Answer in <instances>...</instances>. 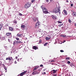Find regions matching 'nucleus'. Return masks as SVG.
I'll use <instances>...</instances> for the list:
<instances>
[{
	"label": "nucleus",
	"mask_w": 76,
	"mask_h": 76,
	"mask_svg": "<svg viewBox=\"0 0 76 76\" xmlns=\"http://www.w3.org/2000/svg\"><path fill=\"white\" fill-rule=\"evenodd\" d=\"M53 12L54 13H58V12H59V14H60L61 13L60 12V9H58L57 8H55V10H53Z\"/></svg>",
	"instance_id": "f257e3e1"
},
{
	"label": "nucleus",
	"mask_w": 76,
	"mask_h": 76,
	"mask_svg": "<svg viewBox=\"0 0 76 76\" xmlns=\"http://www.w3.org/2000/svg\"><path fill=\"white\" fill-rule=\"evenodd\" d=\"M31 4L29 3L28 2L26 3V4L24 5V7L26 9H28V7H29L31 6Z\"/></svg>",
	"instance_id": "f03ea898"
},
{
	"label": "nucleus",
	"mask_w": 76,
	"mask_h": 76,
	"mask_svg": "<svg viewBox=\"0 0 76 76\" xmlns=\"http://www.w3.org/2000/svg\"><path fill=\"white\" fill-rule=\"evenodd\" d=\"M39 23L37 22L35 24V28L36 29H37L39 28Z\"/></svg>",
	"instance_id": "7ed1b4c3"
},
{
	"label": "nucleus",
	"mask_w": 76,
	"mask_h": 76,
	"mask_svg": "<svg viewBox=\"0 0 76 76\" xmlns=\"http://www.w3.org/2000/svg\"><path fill=\"white\" fill-rule=\"evenodd\" d=\"M43 12L44 13H45V14H47V13H48V12L47 11V10L45 9V7L43 9Z\"/></svg>",
	"instance_id": "20e7f679"
},
{
	"label": "nucleus",
	"mask_w": 76,
	"mask_h": 76,
	"mask_svg": "<svg viewBox=\"0 0 76 76\" xmlns=\"http://www.w3.org/2000/svg\"><path fill=\"white\" fill-rule=\"evenodd\" d=\"M27 73V71H26L24 72H22L20 74V76H23V75H25L26 73Z\"/></svg>",
	"instance_id": "39448f33"
},
{
	"label": "nucleus",
	"mask_w": 76,
	"mask_h": 76,
	"mask_svg": "<svg viewBox=\"0 0 76 76\" xmlns=\"http://www.w3.org/2000/svg\"><path fill=\"white\" fill-rule=\"evenodd\" d=\"M39 72H38L37 71H35L33 72L32 74L33 75H38V74H39Z\"/></svg>",
	"instance_id": "423d86ee"
},
{
	"label": "nucleus",
	"mask_w": 76,
	"mask_h": 76,
	"mask_svg": "<svg viewBox=\"0 0 76 76\" xmlns=\"http://www.w3.org/2000/svg\"><path fill=\"white\" fill-rule=\"evenodd\" d=\"M51 16L53 18V19H54V20L57 19V17H56V15H52Z\"/></svg>",
	"instance_id": "0eeeda50"
},
{
	"label": "nucleus",
	"mask_w": 76,
	"mask_h": 76,
	"mask_svg": "<svg viewBox=\"0 0 76 76\" xmlns=\"http://www.w3.org/2000/svg\"><path fill=\"white\" fill-rule=\"evenodd\" d=\"M32 48L34 50H38V47L36 46H34Z\"/></svg>",
	"instance_id": "6e6552de"
},
{
	"label": "nucleus",
	"mask_w": 76,
	"mask_h": 76,
	"mask_svg": "<svg viewBox=\"0 0 76 76\" xmlns=\"http://www.w3.org/2000/svg\"><path fill=\"white\" fill-rule=\"evenodd\" d=\"M45 70H46V69H43V72H44L42 73V74L43 75H45V74H46V73H45Z\"/></svg>",
	"instance_id": "1a4fd4ad"
},
{
	"label": "nucleus",
	"mask_w": 76,
	"mask_h": 76,
	"mask_svg": "<svg viewBox=\"0 0 76 76\" xmlns=\"http://www.w3.org/2000/svg\"><path fill=\"white\" fill-rule=\"evenodd\" d=\"M9 60L10 61L12 60V59L10 57H8L6 59V60Z\"/></svg>",
	"instance_id": "9d476101"
},
{
	"label": "nucleus",
	"mask_w": 76,
	"mask_h": 76,
	"mask_svg": "<svg viewBox=\"0 0 76 76\" xmlns=\"http://www.w3.org/2000/svg\"><path fill=\"white\" fill-rule=\"evenodd\" d=\"M6 35L7 36H9V35H12L11 33H6Z\"/></svg>",
	"instance_id": "9b49d317"
},
{
	"label": "nucleus",
	"mask_w": 76,
	"mask_h": 76,
	"mask_svg": "<svg viewBox=\"0 0 76 76\" xmlns=\"http://www.w3.org/2000/svg\"><path fill=\"white\" fill-rule=\"evenodd\" d=\"M9 29L10 31H12L13 30V28L11 27H9Z\"/></svg>",
	"instance_id": "f8f14e48"
},
{
	"label": "nucleus",
	"mask_w": 76,
	"mask_h": 76,
	"mask_svg": "<svg viewBox=\"0 0 76 76\" xmlns=\"http://www.w3.org/2000/svg\"><path fill=\"white\" fill-rule=\"evenodd\" d=\"M70 66H71V67H73L74 68V67H75V65H73V63H72L70 64Z\"/></svg>",
	"instance_id": "ddd939ff"
},
{
	"label": "nucleus",
	"mask_w": 76,
	"mask_h": 76,
	"mask_svg": "<svg viewBox=\"0 0 76 76\" xmlns=\"http://www.w3.org/2000/svg\"><path fill=\"white\" fill-rule=\"evenodd\" d=\"M38 66H37V67L34 68L33 69V71H35V70H37V69H38Z\"/></svg>",
	"instance_id": "4468645a"
},
{
	"label": "nucleus",
	"mask_w": 76,
	"mask_h": 76,
	"mask_svg": "<svg viewBox=\"0 0 76 76\" xmlns=\"http://www.w3.org/2000/svg\"><path fill=\"white\" fill-rule=\"evenodd\" d=\"M21 28L24 29H25V26L24 25H22L21 26Z\"/></svg>",
	"instance_id": "2eb2a0df"
},
{
	"label": "nucleus",
	"mask_w": 76,
	"mask_h": 76,
	"mask_svg": "<svg viewBox=\"0 0 76 76\" xmlns=\"http://www.w3.org/2000/svg\"><path fill=\"white\" fill-rule=\"evenodd\" d=\"M51 38L50 37H46L45 38L46 40H48L50 39Z\"/></svg>",
	"instance_id": "dca6fc26"
},
{
	"label": "nucleus",
	"mask_w": 76,
	"mask_h": 76,
	"mask_svg": "<svg viewBox=\"0 0 76 76\" xmlns=\"http://www.w3.org/2000/svg\"><path fill=\"white\" fill-rule=\"evenodd\" d=\"M72 15L73 16H76V12H73L72 13Z\"/></svg>",
	"instance_id": "f3484780"
},
{
	"label": "nucleus",
	"mask_w": 76,
	"mask_h": 76,
	"mask_svg": "<svg viewBox=\"0 0 76 76\" xmlns=\"http://www.w3.org/2000/svg\"><path fill=\"white\" fill-rule=\"evenodd\" d=\"M16 42L17 43V44H21V43H22V42L20 41H17Z\"/></svg>",
	"instance_id": "a211bd4d"
},
{
	"label": "nucleus",
	"mask_w": 76,
	"mask_h": 76,
	"mask_svg": "<svg viewBox=\"0 0 76 76\" xmlns=\"http://www.w3.org/2000/svg\"><path fill=\"white\" fill-rule=\"evenodd\" d=\"M13 23H15V24H16L17 23V21L16 20H15L13 21Z\"/></svg>",
	"instance_id": "6ab92c4d"
},
{
	"label": "nucleus",
	"mask_w": 76,
	"mask_h": 76,
	"mask_svg": "<svg viewBox=\"0 0 76 76\" xmlns=\"http://www.w3.org/2000/svg\"><path fill=\"white\" fill-rule=\"evenodd\" d=\"M64 12L65 14L66 15L67 14V11H66V10H64Z\"/></svg>",
	"instance_id": "aec40b11"
},
{
	"label": "nucleus",
	"mask_w": 76,
	"mask_h": 76,
	"mask_svg": "<svg viewBox=\"0 0 76 76\" xmlns=\"http://www.w3.org/2000/svg\"><path fill=\"white\" fill-rule=\"evenodd\" d=\"M23 35V34H17V37H19L20 35Z\"/></svg>",
	"instance_id": "412c9836"
},
{
	"label": "nucleus",
	"mask_w": 76,
	"mask_h": 76,
	"mask_svg": "<svg viewBox=\"0 0 76 76\" xmlns=\"http://www.w3.org/2000/svg\"><path fill=\"white\" fill-rule=\"evenodd\" d=\"M3 27V26L2 25H0V31L1 29V28Z\"/></svg>",
	"instance_id": "4be33fe9"
},
{
	"label": "nucleus",
	"mask_w": 76,
	"mask_h": 76,
	"mask_svg": "<svg viewBox=\"0 0 76 76\" xmlns=\"http://www.w3.org/2000/svg\"><path fill=\"white\" fill-rule=\"evenodd\" d=\"M16 42L15 41H14L13 42V44L14 45H15V44H16Z\"/></svg>",
	"instance_id": "5701e85b"
},
{
	"label": "nucleus",
	"mask_w": 76,
	"mask_h": 76,
	"mask_svg": "<svg viewBox=\"0 0 76 76\" xmlns=\"http://www.w3.org/2000/svg\"><path fill=\"white\" fill-rule=\"evenodd\" d=\"M53 73H56V70H53Z\"/></svg>",
	"instance_id": "b1692460"
},
{
	"label": "nucleus",
	"mask_w": 76,
	"mask_h": 76,
	"mask_svg": "<svg viewBox=\"0 0 76 76\" xmlns=\"http://www.w3.org/2000/svg\"><path fill=\"white\" fill-rule=\"evenodd\" d=\"M63 24H60V25H58V26H59V27H61V26H63Z\"/></svg>",
	"instance_id": "393cba45"
},
{
	"label": "nucleus",
	"mask_w": 76,
	"mask_h": 76,
	"mask_svg": "<svg viewBox=\"0 0 76 76\" xmlns=\"http://www.w3.org/2000/svg\"><path fill=\"white\" fill-rule=\"evenodd\" d=\"M61 37H66V35H61Z\"/></svg>",
	"instance_id": "a878e982"
},
{
	"label": "nucleus",
	"mask_w": 76,
	"mask_h": 76,
	"mask_svg": "<svg viewBox=\"0 0 76 76\" xmlns=\"http://www.w3.org/2000/svg\"><path fill=\"white\" fill-rule=\"evenodd\" d=\"M36 20H37V18H34V22H35Z\"/></svg>",
	"instance_id": "bb28decb"
},
{
	"label": "nucleus",
	"mask_w": 76,
	"mask_h": 76,
	"mask_svg": "<svg viewBox=\"0 0 76 76\" xmlns=\"http://www.w3.org/2000/svg\"><path fill=\"white\" fill-rule=\"evenodd\" d=\"M34 1H35V0H31V3H34Z\"/></svg>",
	"instance_id": "cd10ccee"
},
{
	"label": "nucleus",
	"mask_w": 76,
	"mask_h": 76,
	"mask_svg": "<svg viewBox=\"0 0 76 76\" xmlns=\"http://www.w3.org/2000/svg\"><path fill=\"white\" fill-rule=\"evenodd\" d=\"M68 22H69V23H71V20L70 18L68 19Z\"/></svg>",
	"instance_id": "c85d7f7f"
},
{
	"label": "nucleus",
	"mask_w": 76,
	"mask_h": 76,
	"mask_svg": "<svg viewBox=\"0 0 76 76\" xmlns=\"http://www.w3.org/2000/svg\"><path fill=\"white\" fill-rule=\"evenodd\" d=\"M66 60H70V58L69 57H66Z\"/></svg>",
	"instance_id": "c756f323"
},
{
	"label": "nucleus",
	"mask_w": 76,
	"mask_h": 76,
	"mask_svg": "<svg viewBox=\"0 0 76 76\" xmlns=\"http://www.w3.org/2000/svg\"><path fill=\"white\" fill-rule=\"evenodd\" d=\"M47 44H48V43H46L44 45V46H46Z\"/></svg>",
	"instance_id": "7c9ffc66"
},
{
	"label": "nucleus",
	"mask_w": 76,
	"mask_h": 76,
	"mask_svg": "<svg viewBox=\"0 0 76 76\" xmlns=\"http://www.w3.org/2000/svg\"><path fill=\"white\" fill-rule=\"evenodd\" d=\"M55 61H54V60H51V61H50V62H51V63H52V62H54Z\"/></svg>",
	"instance_id": "2f4dec72"
},
{
	"label": "nucleus",
	"mask_w": 76,
	"mask_h": 76,
	"mask_svg": "<svg viewBox=\"0 0 76 76\" xmlns=\"http://www.w3.org/2000/svg\"><path fill=\"white\" fill-rule=\"evenodd\" d=\"M16 39H17V41H19V38H16Z\"/></svg>",
	"instance_id": "473e14b6"
},
{
	"label": "nucleus",
	"mask_w": 76,
	"mask_h": 76,
	"mask_svg": "<svg viewBox=\"0 0 76 76\" xmlns=\"http://www.w3.org/2000/svg\"><path fill=\"white\" fill-rule=\"evenodd\" d=\"M60 52L61 53H63V52H64V51L63 50H61L60 51Z\"/></svg>",
	"instance_id": "72a5a7b5"
},
{
	"label": "nucleus",
	"mask_w": 76,
	"mask_h": 76,
	"mask_svg": "<svg viewBox=\"0 0 76 76\" xmlns=\"http://www.w3.org/2000/svg\"><path fill=\"white\" fill-rule=\"evenodd\" d=\"M19 15H20V16H22V14L21 13H19Z\"/></svg>",
	"instance_id": "f704fd0d"
},
{
	"label": "nucleus",
	"mask_w": 76,
	"mask_h": 76,
	"mask_svg": "<svg viewBox=\"0 0 76 76\" xmlns=\"http://www.w3.org/2000/svg\"><path fill=\"white\" fill-rule=\"evenodd\" d=\"M1 66H3L4 67H5V65H4V64H1Z\"/></svg>",
	"instance_id": "c9c22d12"
},
{
	"label": "nucleus",
	"mask_w": 76,
	"mask_h": 76,
	"mask_svg": "<svg viewBox=\"0 0 76 76\" xmlns=\"http://www.w3.org/2000/svg\"><path fill=\"white\" fill-rule=\"evenodd\" d=\"M18 61H20L19 59H18L17 60Z\"/></svg>",
	"instance_id": "e433bc0d"
},
{
	"label": "nucleus",
	"mask_w": 76,
	"mask_h": 76,
	"mask_svg": "<svg viewBox=\"0 0 76 76\" xmlns=\"http://www.w3.org/2000/svg\"><path fill=\"white\" fill-rule=\"evenodd\" d=\"M23 61V60L22 59V58H21L20 59V61Z\"/></svg>",
	"instance_id": "4c0bfd02"
},
{
	"label": "nucleus",
	"mask_w": 76,
	"mask_h": 76,
	"mask_svg": "<svg viewBox=\"0 0 76 76\" xmlns=\"http://www.w3.org/2000/svg\"><path fill=\"white\" fill-rule=\"evenodd\" d=\"M67 63L68 64H70V61H68L67 62Z\"/></svg>",
	"instance_id": "58836bf2"
},
{
	"label": "nucleus",
	"mask_w": 76,
	"mask_h": 76,
	"mask_svg": "<svg viewBox=\"0 0 76 76\" xmlns=\"http://www.w3.org/2000/svg\"><path fill=\"white\" fill-rule=\"evenodd\" d=\"M58 23H61V22L60 21H58Z\"/></svg>",
	"instance_id": "ea45409f"
},
{
	"label": "nucleus",
	"mask_w": 76,
	"mask_h": 76,
	"mask_svg": "<svg viewBox=\"0 0 76 76\" xmlns=\"http://www.w3.org/2000/svg\"><path fill=\"white\" fill-rule=\"evenodd\" d=\"M41 42H42V41L41 40H40L39 41V43H41Z\"/></svg>",
	"instance_id": "a19ab883"
},
{
	"label": "nucleus",
	"mask_w": 76,
	"mask_h": 76,
	"mask_svg": "<svg viewBox=\"0 0 76 76\" xmlns=\"http://www.w3.org/2000/svg\"><path fill=\"white\" fill-rule=\"evenodd\" d=\"M4 69H5V70H7V69H6V68L5 67H4Z\"/></svg>",
	"instance_id": "79ce46f5"
},
{
	"label": "nucleus",
	"mask_w": 76,
	"mask_h": 76,
	"mask_svg": "<svg viewBox=\"0 0 76 76\" xmlns=\"http://www.w3.org/2000/svg\"><path fill=\"white\" fill-rule=\"evenodd\" d=\"M40 67H43V65L41 64L40 65Z\"/></svg>",
	"instance_id": "37998d69"
},
{
	"label": "nucleus",
	"mask_w": 76,
	"mask_h": 76,
	"mask_svg": "<svg viewBox=\"0 0 76 76\" xmlns=\"http://www.w3.org/2000/svg\"><path fill=\"white\" fill-rule=\"evenodd\" d=\"M73 4H71V7H72V6H73Z\"/></svg>",
	"instance_id": "c03bdc74"
},
{
	"label": "nucleus",
	"mask_w": 76,
	"mask_h": 76,
	"mask_svg": "<svg viewBox=\"0 0 76 76\" xmlns=\"http://www.w3.org/2000/svg\"><path fill=\"white\" fill-rule=\"evenodd\" d=\"M46 2H48L49 1H48V0H46Z\"/></svg>",
	"instance_id": "a18cd8bd"
},
{
	"label": "nucleus",
	"mask_w": 76,
	"mask_h": 76,
	"mask_svg": "<svg viewBox=\"0 0 76 76\" xmlns=\"http://www.w3.org/2000/svg\"><path fill=\"white\" fill-rule=\"evenodd\" d=\"M15 64H17V62H16V61H15Z\"/></svg>",
	"instance_id": "49530a36"
},
{
	"label": "nucleus",
	"mask_w": 76,
	"mask_h": 76,
	"mask_svg": "<svg viewBox=\"0 0 76 76\" xmlns=\"http://www.w3.org/2000/svg\"><path fill=\"white\" fill-rule=\"evenodd\" d=\"M58 9H60V7H58Z\"/></svg>",
	"instance_id": "de8ad7c7"
},
{
	"label": "nucleus",
	"mask_w": 76,
	"mask_h": 76,
	"mask_svg": "<svg viewBox=\"0 0 76 76\" xmlns=\"http://www.w3.org/2000/svg\"><path fill=\"white\" fill-rule=\"evenodd\" d=\"M15 59H18V57L16 56L15 57Z\"/></svg>",
	"instance_id": "09e8293b"
},
{
	"label": "nucleus",
	"mask_w": 76,
	"mask_h": 76,
	"mask_svg": "<svg viewBox=\"0 0 76 76\" xmlns=\"http://www.w3.org/2000/svg\"><path fill=\"white\" fill-rule=\"evenodd\" d=\"M9 42H10V39H8Z\"/></svg>",
	"instance_id": "8fccbe9b"
},
{
	"label": "nucleus",
	"mask_w": 76,
	"mask_h": 76,
	"mask_svg": "<svg viewBox=\"0 0 76 76\" xmlns=\"http://www.w3.org/2000/svg\"><path fill=\"white\" fill-rule=\"evenodd\" d=\"M75 26H76V23H75Z\"/></svg>",
	"instance_id": "3c124183"
},
{
	"label": "nucleus",
	"mask_w": 76,
	"mask_h": 76,
	"mask_svg": "<svg viewBox=\"0 0 76 76\" xmlns=\"http://www.w3.org/2000/svg\"><path fill=\"white\" fill-rule=\"evenodd\" d=\"M66 1V2H67V3L69 2V1H68V0Z\"/></svg>",
	"instance_id": "603ef678"
},
{
	"label": "nucleus",
	"mask_w": 76,
	"mask_h": 76,
	"mask_svg": "<svg viewBox=\"0 0 76 76\" xmlns=\"http://www.w3.org/2000/svg\"><path fill=\"white\" fill-rule=\"evenodd\" d=\"M22 37V36H21L20 35H19V37Z\"/></svg>",
	"instance_id": "864d4df0"
},
{
	"label": "nucleus",
	"mask_w": 76,
	"mask_h": 76,
	"mask_svg": "<svg viewBox=\"0 0 76 76\" xmlns=\"http://www.w3.org/2000/svg\"><path fill=\"white\" fill-rule=\"evenodd\" d=\"M67 37H71V36H67Z\"/></svg>",
	"instance_id": "5fc2aeb1"
},
{
	"label": "nucleus",
	"mask_w": 76,
	"mask_h": 76,
	"mask_svg": "<svg viewBox=\"0 0 76 76\" xmlns=\"http://www.w3.org/2000/svg\"><path fill=\"white\" fill-rule=\"evenodd\" d=\"M5 48H7V46H5Z\"/></svg>",
	"instance_id": "6e6d98bb"
},
{
	"label": "nucleus",
	"mask_w": 76,
	"mask_h": 76,
	"mask_svg": "<svg viewBox=\"0 0 76 76\" xmlns=\"http://www.w3.org/2000/svg\"><path fill=\"white\" fill-rule=\"evenodd\" d=\"M66 42V41L64 40V42Z\"/></svg>",
	"instance_id": "4d7b16f0"
},
{
	"label": "nucleus",
	"mask_w": 76,
	"mask_h": 76,
	"mask_svg": "<svg viewBox=\"0 0 76 76\" xmlns=\"http://www.w3.org/2000/svg\"><path fill=\"white\" fill-rule=\"evenodd\" d=\"M6 25L7 26H8V24H7Z\"/></svg>",
	"instance_id": "13d9d810"
},
{
	"label": "nucleus",
	"mask_w": 76,
	"mask_h": 76,
	"mask_svg": "<svg viewBox=\"0 0 76 76\" xmlns=\"http://www.w3.org/2000/svg\"><path fill=\"white\" fill-rule=\"evenodd\" d=\"M11 58L12 59L13 58H12V57H11Z\"/></svg>",
	"instance_id": "bf43d9fd"
},
{
	"label": "nucleus",
	"mask_w": 76,
	"mask_h": 76,
	"mask_svg": "<svg viewBox=\"0 0 76 76\" xmlns=\"http://www.w3.org/2000/svg\"><path fill=\"white\" fill-rule=\"evenodd\" d=\"M52 65H53V63H52Z\"/></svg>",
	"instance_id": "052dcab7"
},
{
	"label": "nucleus",
	"mask_w": 76,
	"mask_h": 76,
	"mask_svg": "<svg viewBox=\"0 0 76 76\" xmlns=\"http://www.w3.org/2000/svg\"><path fill=\"white\" fill-rule=\"evenodd\" d=\"M0 39H1V37H0Z\"/></svg>",
	"instance_id": "680f3d73"
},
{
	"label": "nucleus",
	"mask_w": 76,
	"mask_h": 76,
	"mask_svg": "<svg viewBox=\"0 0 76 76\" xmlns=\"http://www.w3.org/2000/svg\"><path fill=\"white\" fill-rule=\"evenodd\" d=\"M1 76V75H0V76Z\"/></svg>",
	"instance_id": "e2e57ef3"
},
{
	"label": "nucleus",
	"mask_w": 76,
	"mask_h": 76,
	"mask_svg": "<svg viewBox=\"0 0 76 76\" xmlns=\"http://www.w3.org/2000/svg\"><path fill=\"white\" fill-rule=\"evenodd\" d=\"M21 35V36H22V35Z\"/></svg>",
	"instance_id": "0e129e2a"
}]
</instances>
